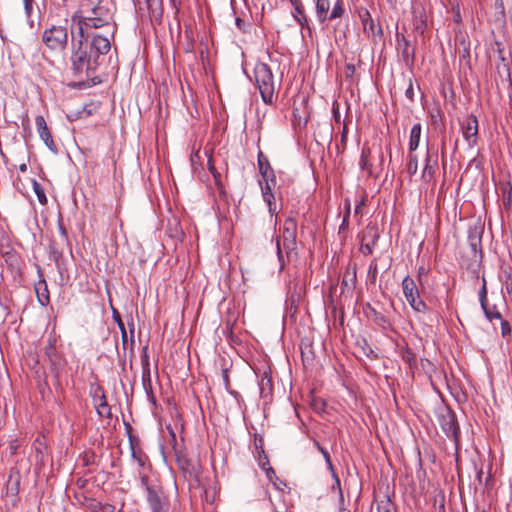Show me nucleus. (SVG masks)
I'll return each mask as SVG.
<instances>
[{
  "mask_svg": "<svg viewBox=\"0 0 512 512\" xmlns=\"http://www.w3.org/2000/svg\"><path fill=\"white\" fill-rule=\"evenodd\" d=\"M111 49L108 36L98 33H86L71 39V71L75 77L83 79L94 76L104 55Z\"/></svg>",
  "mask_w": 512,
  "mask_h": 512,
  "instance_id": "f257e3e1",
  "label": "nucleus"
},
{
  "mask_svg": "<svg viewBox=\"0 0 512 512\" xmlns=\"http://www.w3.org/2000/svg\"><path fill=\"white\" fill-rule=\"evenodd\" d=\"M72 21L78 25L80 35L92 33L91 29L107 28L109 38L114 37L116 26L114 24L113 12L107 4L87 14H74Z\"/></svg>",
  "mask_w": 512,
  "mask_h": 512,
  "instance_id": "f03ea898",
  "label": "nucleus"
},
{
  "mask_svg": "<svg viewBox=\"0 0 512 512\" xmlns=\"http://www.w3.org/2000/svg\"><path fill=\"white\" fill-rule=\"evenodd\" d=\"M297 221L293 217H288L283 223L281 229V235L276 239L277 257L280 263V269L283 270L285 267V259L283 251L285 252L287 259L289 260L292 253L297 248Z\"/></svg>",
  "mask_w": 512,
  "mask_h": 512,
  "instance_id": "7ed1b4c3",
  "label": "nucleus"
},
{
  "mask_svg": "<svg viewBox=\"0 0 512 512\" xmlns=\"http://www.w3.org/2000/svg\"><path fill=\"white\" fill-rule=\"evenodd\" d=\"M254 79L263 102L272 105L276 91V84L273 72L270 66L263 62H258L254 67Z\"/></svg>",
  "mask_w": 512,
  "mask_h": 512,
  "instance_id": "20e7f679",
  "label": "nucleus"
},
{
  "mask_svg": "<svg viewBox=\"0 0 512 512\" xmlns=\"http://www.w3.org/2000/svg\"><path fill=\"white\" fill-rule=\"evenodd\" d=\"M68 29L66 26L53 25L44 30L42 41L53 52H64L68 45Z\"/></svg>",
  "mask_w": 512,
  "mask_h": 512,
  "instance_id": "39448f33",
  "label": "nucleus"
},
{
  "mask_svg": "<svg viewBox=\"0 0 512 512\" xmlns=\"http://www.w3.org/2000/svg\"><path fill=\"white\" fill-rule=\"evenodd\" d=\"M331 0H315L316 17L320 23L334 21L345 14L343 0H335L331 8Z\"/></svg>",
  "mask_w": 512,
  "mask_h": 512,
  "instance_id": "423d86ee",
  "label": "nucleus"
},
{
  "mask_svg": "<svg viewBox=\"0 0 512 512\" xmlns=\"http://www.w3.org/2000/svg\"><path fill=\"white\" fill-rule=\"evenodd\" d=\"M402 290L407 302L415 312L427 313L430 311L426 303L420 298L416 283L410 276L403 279Z\"/></svg>",
  "mask_w": 512,
  "mask_h": 512,
  "instance_id": "0eeeda50",
  "label": "nucleus"
},
{
  "mask_svg": "<svg viewBox=\"0 0 512 512\" xmlns=\"http://www.w3.org/2000/svg\"><path fill=\"white\" fill-rule=\"evenodd\" d=\"M173 450L177 466L183 473L184 477L197 478L200 473V465L198 462L190 459L185 448L179 446L176 442L173 445Z\"/></svg>",
  "mask_w": 512,
  "mask_h": 512,
  "instance_id": "6e6552de",
  "label": "nucleus"
},
{
  "mask_svg": "<svg viewBox=\"0 0 512 512\" xmlns=\"http://www.w3.org/2000/svg\"><path fill=\"white\" fill-rule=\"evenodd\" d=\"M146 500L151 512H168L170 504L163 487H150Z\"/></svg>",
  "mask_w": 512,
  "mask_h": 512,
  "instance_id": "1a4fd4ad",
  "label": "nucleus"
},
{
  "mask_svg": "<svg viewBox=\"0 0 512 512\" xmlns=\"http://www.w3.org/2000/svg\"><path fill=\"white\" fill-rule=\"evenodd\" d=\"M439 421L440 426L446 436L453 439L455 442H458L459 425L457 423L455 414L450 409H446L443 413H441Z\"/></svg>",
  "mask_w": 512,
  "mask_h": 512,
  "instance_id": "9d476101",
  "label": "nucleus"
},
{
  "mask_svg": "<svg viewBox=\"0 0 512 512\" xmlns=\"http://www.w3.org/2000/svg\"><path fill=\"white\" fill-rule=\"evenodd\" d=\"M397 49L401 52V57L406 66H412L415 60V49L411 47L410 42L403 33H396Z\"/></svg>",
  "mask_w": 512,
  "mask_h": 512,
  "instance_id": "9b49d317",
  "label": "nucleus"
},
{
  "mask_svg": "<svg viewBox=\"0 0 512 512\" xmlns=\"http://www.w3.org/2000/svg\"><path fill=\"white\" fill-rule=\"evenodd\" d=\"M462 133L469 147H473L477 144L478 120L476 116L470 115L466 118L462 125Z\"/></svg>",
  "mask_w": 512,
  "mask_h": 512,
  "instance_id": "f8f14e48",
  "label": "nucleus"
},
{
  "mask_svg": "<svg viewBox=\"0 0 512 512\" xmlns=\"http://www.w3.org/2000/svg\"><path fill=\"white\" fill-rule=\"evenodd\" d=\"M379 239L378 230L376 227L368 226L363 232L362 242L360 246V251L364 255H370L373 252V249Z\"/></svg>",
  "mask_w": 512,
  "mask_h": 512,
  "instance_id": "ddd939ff",
  "label": "nucleus"
},
{
  "mask_svg": "<svg viewBox=\"0 0 512 512\" xmlns=\"http://www.w3.org/2000/svg\"><path fill=\"white\" fill-rule=\"evenodd\" d=\"M359 18L365 33L372 36H381L383 34L381 26L374 21L368 9L362 8L359 11Z\"/></svg>",
  "mask_w": 512,
  "mask_h": 512,
  "instance_id": "4468645a",
  "label": "nucleus"
},
{
  "mask_svg": "<svg viewBox=\"0 0 512 512\" xmlns=\"http://www.w3.org/2000/svg\"><path fill=\"white\" fill-rule=\"evenodd\" d=\"M35 124L39 133L40 138L43 140L45 145L48 147L49 150L52 152H57V146L52 138V135L48 129L47 123L45 121V118L42 115H38L35 118Z\"/></svg>",
  "mask_w": 512,
  "mask_h": 512,
  "instance_id": "2eb2a0df",
  "label": "nucleus"
},
{
  "mask_svg": "<svg viewBox=\"0 0 512 512\" xmlns=\"http://www.w3.org/2000/svg\"><path fill=\"white\" fill-rule=\"evenodd\" d=\"M438 166V154L437 152L431 153L429 150L427 151L425 157V165L422 171V179L424 182H430L436 172Z\"/></svg>",
  "mask_w": 512,
  "mask_h": 512,
  "instance_id": "dca6fc26",
  "label": "nucleus"
},
{
  "mask_svg": "<svg viewBox=\"0 0 512 512\" xmlns=\"http://www.w3.org/2000/svg\"><path fill=\"white\" fill-rule=\"evenodd\" d=\"M126 426L128 429V438H129V444H130V449H131V456L139 464V466L143 467L146 464V462L148 461V457L140 448H136V446L139 443V440L136 436L131 434V432H130L131 426L129 424H127Z\"/></svg>",
  "mask_w": 512,
  "mask_h": 512,
  "instance_id": "f3484780",
  "label": "nucleus"
},
{
  "mask_svg": "<svg viewBox=\"0 0 512 512\" xmlns=\"http://www.w3.org/2000/svg\"><path fill=\"white\" fill-rule=\"evenodd\" d=\"M259 183L261 187L263 200L267 203L269 211L271 213H275L277 207L274 189L276 188L277 183L266 182L263 184L261 181Z\"/></svg>",
  "mask_w": 512,
  "mask_h": 512,
  "instance_id": "a211bd4d",
  "label": "nucleus"
},
{
  "mask_svg": "<svg viewBox=\"0 0 512 512\" xmlns=\"http://www.w3.org/2000/svg\"><path fill=\"white\" fill-rule=\"evenodd\" d=\"M35 292L37 295L38 302L42 306H47L50 302L49 291L45 279H40L35 285Z\"/></svg>",
  "mask_w": 512,
  "mask_h": 512,
  "instance_id": "6ab92c4d",
  "label": "nucleus"
},
{
  "mask_svg": "<svg viewBox=\"0 0 512 512\" xmlns=\"http://www.w3.org/2000/svg\"><path fill=\"white\" fill-rule=\"evenodd\" d=\"M422 126L416 123L412 126L409 138V152H414L418 149L421 138Z\"/></svg>",
  "mask_w": 512,
  "mask_h": 512,
  "instance_id": "aec40b11",
  "label": "nucleus"
},
{
  "mask_svg": "<svg viewBox=\"0 0 512 512\" xmlns=\"http://www.w3.org/2000/svg\"><path fill=\"white\" fill-rule=\"evenodd\" d=\"M375 502L378 512H396L395 505L387 494L383 495L381 499L376 496Z\"/></svg>",
  "mask_w": 512,
  "mask_h": 512,
  "instance_id": "412c9836",
  "label": "nucleus"
},
{
  "mask_svg": "<svg viewBox=\"0 0 512 512\" xmlns=\"http://www.w3.org/2000/svg\"><path fill=\"white\" fill-rule=\"evenodd\" d=\"M103 5H105L104 0H83L81 2L79 11L75 14H87L98 9V7Z\"/></svg>",
  "mask_w": 512,
  "mask_h": 512,
  "instance_id": "4be33fe9",
  "label": "nucleus"
},
{
  "mask_svg": "<svg viewBox=\"0 0 512 512\" xmlns=\"http://www.w3.org/2000/svg\"><path fill=\"white\" fill-rule=\"evenodd\" d=\"M112 318L113 320L117 323V326L118 328L120 329L121 331V339H122V343L123 345L125 346L128 342V335H127V331H126V328H125V324L121 318V315L120 313L118 312V310L114 307H112Z\"/></svg>",
  "mask_w": 512,
  "mask_h": 512,
  "instance_id": "5701e85b",
  "label": "nucleus"
},
{
  "mask_svg": "<svg viewBox=\"0 0 512 512\" xmlns=\"http://www.w3.org/2000/svg\"><path fill=\"white\" fill-rule=\"evenodd\" d=\"M314 445L317 448V450L323 455L325 462L328 466V469L333 473V475L335 477L336 484L338 486H340V480H339L338 476L335 474L334 466L332 464L329 452L316 440L314 441Z\"/></svg>",
  "mask_w": 512,
  "mask_h": 512,
  "instance_id": "b1692460",
  "label": "nucleus"
},
{
  "mask_svg": "<svg viewBox=\"0 0 512 512\" xmlns=\"http://www.w3.org/2000/svg\"><path fill=\"white\" fill-rule=\"evenodd\" d=\"M147 8L152 18L155 20L162 18L163 10L160 0H147Z\"/></svg>",
  "mask_w": 512,
  "mask_h": 512,
  "instance_id": "393cba45",
  "label": "nucleus"
},
{
  "mask_svg": "<svg viewBox=\"0 0 512 512\" xmlns=\"http://www.w3.org/2000/svg\"><path fill=\"white\" fill-rule=\"evenodd\" d=\"M401 358L404 362L409 364L410 368L417 366L416 354L408 346H405L401 349Z\"/></svg>",
  "mask_w": 512,
  "mask_h": 512,
  "instance_id": "a878e982",
  "label": "nucleus"
},
{
  "mask_svg": "<svg viewBox=\"0 0 512 512\" xmlns=\"http://www.w3.org/2000/svg\"><path fill=\"white\" fill-rule=\"evenodd\" d=\"M95 407L100 417L111 418V407L108 405L106 401V396H102L101 402L97 403Z\"/></svg>",
  "mask_w": 512,
  "mask_h": 512,
  "instance_id": "bb28decb",
  "label": "nucleus"
},
{
  "mask_svg": "<svg viewBox=\"0 0 512 512\" xmlns=\"http://www.w3.org/2000/svg\"><path fill=\"white\" fill-rule=\"evenodd\" d=\"M370 152L371 151L369 148H363L359 162L360 168L364 171H367L369 174L372 173V165L369 163Z\"/></svg>",
  "mask_w": 512,
  "mask_h": 512,
  "instance_id": "cd10ccee",
  "label": "nucleus"
},
{
  "mask_svg": "<svg viewBox=\"0 0 512 512\" xmlns=\"http://www.w3.org/2000/svg\"><path fill=\"white\" fill-rule=\"evenodd\" d=\"M486 318L492 322L493 320H501V313L497 310L496 306H489L488 303L484 306H481Z\"/></svg>",
  "mask_w": 512,
  "mask_h": 512,
  "instance_id": "c85d7f7f",
  "label": "nucleus"
},
{
  "mask_svg": "<svg viewBox=\"0 0 512 512\" xmlns=\"http://www.w3.org/2000/svg\"><path fill=\"white\" fill-rule=\"evenodd\" d=\"M503 206L505 209H510L512 203V186L508 182L502 187Z\"/></svg>",
  "mask_w": 512,
  "mask_h": 512,
  "instance_id": "c756f323",
  "label": "nucleus"
},
{
  "mask_svg": "<svg viewBox=\"0 0 512 512\" xmlns=\"http://www.w3.org/2000/svg\"><path fill=\"white\" fill-rule=\"evenodd\" d=\"M406 171L410 176L415 175L418 171V158L416 155L412 154V152L408 155Z\"/></svg>",
  "mask_w": 512,
  "mask_h": 512,
  "instance_id": "7c9ffc66",
  "label": "nucleus"
},
{
  "mask_svg": "<svg viewBox=\"0 0 512 512\" xmlns=\"http://www.w3.org/2000/svg\"><path fill=\"white\" fill-rule=\"evenodd\" d=\"M33 190L37 196L39 203L45 205L47 203V197L44 188L36 180H33Z\"/></svg>",
  "mask_w": 512,
  "mask_h": 512,
  "instance_id": "2f4dec72",
  "label": "nucleus"
},
{
  "mask_svg": "<svg viewBox=\"0 0 512 512\" xmlns=\"http://www.w3.org/2000/svg\"><path fill=\"white\" fill-rule=\"evenodd\" d=\"M258 169L260 173L273 169L267 156H265L262 151L258 153Z\"/></svg>",
  "mask_w": 512,
  "mask_h": 512,
  "instance_id": "473e14b6",
  "label": "nucleus"
},
{
  "mask_svg": "<svg viewBox=\"0 0 512 512\" xmlns=\"http://www.w3.org/2000/svg\"><path fill=\"white\" fill-rule=\"evenodd\" d=\"M139 479L141 487L145 489L146 493L149 492L150 487H158L160 485L157 482L150 481L149 477L144 473H139Z\"/></svg>",
  "mask_w": 512,
  "mask_h": 512,
  "instance_id": "72a5a7b5",
  "label": "nucleus"
},
{
  "mask_svg": "<svg viewBox=\"0 0 512 512\" xmlns=\"http://www.w3.org/2000/svg\"><path fill=\"white\" fill-rule=\"evenodd\" d=\"M311 407L317 413L325 411L326 402L322 398H313L311 401Z\"/></svg>",
  "mask_w": 512,
  "mask_h": 512,
  "instance_id": "f704fd0d",
  "label": "nucleus"
},
{
  "mask_svg": "<svg viewBox=\"0 0 512 512\" xmlns=\"http://www.w3.org/2000/svg\"><path fill=\"white\" fill-rule=\"evenodd\" d=\"M450 4L454 14V21L457 23L461 22L460 0H450Z\"/></svg>",
  "mask_w": 512,
  "mask_h": 512,
  "instance_id": "c9c22d12",
  "label": "nucleus"
},
{
  "mask_svg": "<svg viewBox=\"0 0 512 512\" xmlns=\"http://www.w3.org/2000/svg\"><path fill=\"white\" fill-rule=\"evenodd\" d=\"M185 35L188 39V42L186 43L185 47H184V51L186 53H193L194 51V41H193V38H192V31L189 30V29H185Z\"/></svg>",
  "mask_w": 512,
  "mask_h": 512,
  "instance_id": "e433bc0d",
  "label": "nucleus"
},
{
  "mask_svg": "<svg viewBox=\"0 0 512 512\" xmlns=\"http://www.w3.org/2000/svg\"><path fill=\"white\" fill-rule=\"evenodd\" d=\"M260 174L262 176L264 183H266V182L277 183L275 171L273 169L265 171V172H261Z\"/></svg>",
  "mask_w": 512,
  "mask_h": 512,
  "instance_id": "4c0bfd02",
  "label": "nucleus"
},
{
  "mask_svg": "<svg viewBox=\"0 0 512 512\" xmlns=\"http://www.w3.org/2000/svg\"><path fill=\"white\" fill-rule=\"evenodd\" d=\"M377 273H378V267H377V262H376V259H374L370 265H369V270H368V275H369V278L371 280L372 283L375 282L376 280V277H377Z\"/></svg>",
  "mask_w": 512,
  "mask_h": 512,
  "instance_id": "58836bf2",
  "label": "nucleus"
},
{
  "mask_svg": "<svg viewBox=\"0 0 512 512\" xmlns=\"http://www.w3.org/2000/svg\"><path fill=\"white\" fill-rule=\"evenodd\" d=\"M96 455L94 452H85L83 455V464L84 466H90L95 463Z\"/></svg>",
  "mask_w": 512,
  "mask_h": 512,
  "instance_id": "ea45409f",
  "label": "nucleus"
},
{
  "mask_svg": "<svg viewBox=\"0 0 512 512\" xmlns=\"http://www.w3.org/2000/svg\"><path fill=\"white\" fill-rule=\"evenodd\" d=\"M292 16H293L294 20L301 18L302 16H306V12H305L303 3L298 6L293 7Z\"/></svg>",
  "mask_w": 512,
  "mask_h": 512,
  "instance_id": "a19ab883",
  "label": "nucleus"
},
{
  "mask_svg": "<svg viewBox=\"0 0 512 512\" xmlns=\"http://www.w3.org/2000/svg\"><path fill=\"white\" fill-rule=\"evenodd\" d=\"M479 301L481 306L486 305L487 302V288H486V281L483 279V285L479 291Z\"/></svg>",
  "mask_w": 512,
  "mask_h": 512,
  "instance_id": "79ce46f5",
  "label": "nucleus"
},
{
  "mask_svg": "<svg viewBox=\"0 0 512 512\" xmlns=\"http://www.w3.org/2000/svg\"><path fill=\"white\" fill-rule=\"evenodd\" d=\"M235 24H236L237 28H238L241 32H243V33H246V32L248 31L249 27H250V25H249V24H247V23L245 22V20H243V19H242V18H240V17H237V18L235 19Z\"/></svg>",
  "mask_w": 512,
  "mask_h": 512,
  "instance_id": "37998d69",
  "label": "nucleus"
},
{
  "mask_svg": "<svg viewBox=\"0 0 512 512\" xmlns=\"http://www.w3.org/2000/svg\"><path fill=\"white\" fill-rule=\"evenodd\" d=\"M102 396H105L104 390L101 387H97L94 390V393H93V396H92L93 397V402H94L95 406L97 405V403L101 402Z\"/></svg>",
  "mask_w": 512,
  "mask_h": 512,
  "instance_id": "c03bdc74",
  "label": "nucleus"
},
{
  "mask_svg": "<svg viewBox=\"0 0 512 512\" xmlns=\"http://www.w3.org/2000/svg\"><path fill=\"white\" fill-rule=\"evenodd\" d=\"M349 217H350V206H348L346 213L343 216L342 223L340 224L339 231H344L349 226Z\"/></svg>",
  "mask_w": 512,
  "mask_h": 512,
  "instance_id": "a18cd8bd",
  "label": "nucleus"
},
{
  "mask_svg": "<svg viewBox=\"0 0 512 512\" xmlns=\"http://www.w3.org/2000/svg\"><path fill=\"white\" fill-rule=\"evenodd\" d=\"M295 21L301 26L302 29L307 30L309 33H311V28H310V25H309V21H308L307 15L306 16H302L301 18H298Z\"/></svg>",
  "mask_w": 512,
  "mask_h": 512,
  "instance_id": "49530a36",
  "label": "nucleus"
},
{
  "mask_svg": "<svg viewBox=\"0 0 512 512\" xmlns=\"http://www.w3.org/2000/svg\"><path fill=\"white\" fill-rule=\"evenodd\" d=\"M355 73V66L354 64L348 63L345 67V76L346 78H352Z\"/></svg>",
  "mask_w": 512,
  "mask_h": 512,
  "instance_id": "de8ad7c7",
  "label": "nucleus"
},
{
  "mask_svg": "<svg viewBox=\"0 0 512 512\" xmlns=\"http://www.w3.org/2000/svg\"><path fill=\"white\" fill-rule=\"evenodd\" d=\"M480 243H481L480 237H476V236L470 237V245L474 252L477 251V248H478V246H480Z\"/></svg>",
  "mask_w": 512,
  "mask_h": 512,
  "instance_id": "09e8293b",
  "label": "nucleus"
},
{
  "mask_svg": "<svg viewBox=\"0 0 512 512\" xmlns=\"http://www.w3.org/2000/svg\"><path fill=\"white\" fill-rule=\"evenodd\" d=\"M500 321H501L502 335L506 336L511 332V327L507 321L502 320V319Z\"/></svg>",
  "mask_w": 512,
  "mask_h": 512,
  "instance_id": "8fccbe9b",
  "label": "nucleus"
},
{
  "mask_svg": "<svg viewBox=\"0 0 512 512\" xmlns=\"http://www.w3.org/2000/svg\"><path fill=\"white\" fill-rule=\"evenodd\" d=\"M266 475H267V478L271 481V482H274L275 480H279V478L277 477L276 475V472L274 471L273 468L269 467L267 470H266Z\"/></svg>",
  "mask_w": 512,
  "mask_h": 512,
  "instance_id": "3c124183",
  "label": "nucleus"
},
{
  "mask_svg": "<svg viewBox=\"0 0 512 512\" xmlns=\"http://www.w3.org/2000/svg\"><path fill=\"white\" fill-rule=\"evenodd\" d=\"M24 2V9L27 14V16H30L32 9H33V0H23Z\"/></svg>",
  "mask_w": 512,
  "mask_h": 512,
  "instance_id": "603ef678",
  "label": "nucleus"
},
{
  "mask_svg": "<svg viewBox=\"0 0 512 512\" xmlns=\"http://www.w3.org/2000/svg\"><path fill=\"white\" fill-rule=\"evenodd\" d=\"M405 96H406L409 100H411V101H413V99H414V89H413V84H412V81H411V80H410V83H409L408 88H407V89H406V91H405Z\"/></svg>",
  "mask_w": 512,
  "mask_h": 512,
  "instance_id": "864d4df0",
  "label": "nucleus"
},
{
  "mask_svg": "<svg viewBox=\"0 0 512 512\" xmlns=\"http://www.w3.org/2000/svg\"><path fill=\"white\" fill-rule=\"evenodd\" d=\"M274 487L279 491H284V489L287 487L286 483L282 481L281 479L275 480L272 482Z\"/></svg>",
  "mask_w": 512,
  "mask_h": 512,
  "instance_id": "5fc2aeb1",
  "label": "nucleus"
},
{
  "mask_svg": "<svg viewBox=\"0 0 512 512\" xmlns=\"http://www.w3.org/2000/svg\"><path fill=\"white\" fill-rule=\"evenodd\" d=\"M222 379L225 385V388L228 389L230 386L229 374L227 369L222 370Z\"/></svg>",
  "mask_w": 512,
  "mask_h": 512,
  "instance_id": "6e6d98bb",
  "label": "nucleus"
},
{
  "mask_svg": "<svg viewBox=\"0 0 512 512\" xmlns=\"http://www.w3.org/2000/svg\"><path fill=\"white\" fill-rule=\"evenodd\" d=\"M103 505L101 502H98L96 500H91V504H90V508L93 510V511H97V510H100V509H103Z\"/></svg>",
  "mask_w": 512,
  "mask_h": 512,
  "instance_id": "4d7b16f0",
  "label": "nucleus"
},
{
  "mask_svg": "<svg viewBox=\"0 0 512 512\" xmlns=\"http://www.w3.org/2000/svg\"><path fill=\"white\" fill-rule=\"evenodd\" d=\"M426 27V23L425 21L423 20H420L419 22H417V24L415 25V29L417 31H419L421 34L424 32V29Z\"/></svg>",
  "mask_w": 512,
  "mask_h": 512,
  "instance_id": "13d9d810",
  "label": "nucleus"
},
{
  "mask_svg": "<svg viewBox=\"0 0 512 512\" xmlns=\"http://www.w3.org/2000/svg\"><path fill=\"white\" fill-rule=\"evenodd\" d=\"M501 62H502V69L506 72L507 76H510V69L509 65L506 62L505 58L501 56Z\"/></svg>",
  "mask_w": 512,
  "mask_h": 512,
  "instance_id": "bf43d9fd",
  "label": "nucleus"
},
{
  "mask_svg": "<svg viewBox=\"0 0 512 512\" xmlns=\"http://www.w3.org/2000/svg\"><path fill=\"white\" fill-rule=\"evenodd\" d=\"M18 447H19V444H18L17 440L12 441L9 446L11 454H15Z\"/></svg>",
  "mask_w": 512,
  "mask_h": 512,
  "instance_id": "052dcab7",
  "label": "nucleus"
},
{
  "mask_svg": "<svg viewBox=\"0 0 512 512\" xmlns=\"http://www.w3.org/2000/svg\"><path fill=\"white\" fill-rule=\"evenodd\" d=\"M58 228H59V232H60L61 236H62L64 239H67V232H66V229H65V227L63 226V224L61 223V221L59 222Z\"/></svg>",
  "mask_w": 512,
  "mask_h": 512,
  "instance_id": "680f3d73",
  "label": "nucleus"
},
{
  "mask_svg": "<svg viewBox=\"0 0 512 512\" xmlns=\"http://www.w3.org/2000/svg\"><path fill=\"white\" fill-rule=\"evenodd\" d=\"M115 509H116L115 506L112 504L107 503V504L103 505L104 512H115Z\"/></svg>",
  "mask_w": 512,
  "mask_h": 512,
  "instance_id": "e2e57ef3",
  "label": "nucleus"
},
{
  "mask_svg": "<svg viewBox=\"0 0 512 512\" xmlns=\"http://www.w3.org/2000/svg\"><path fill=\"white\" fill-rule=\"evenodd\" d=\"M211 173H212V175H213V177H214V179H215V183H216V185H219V183H220V177H221L220 173H219V172H217V170H216V171H214V172H211Z\"/></svg>",
  "mask_w": 512,
  "mask_h": 512,
  "instance_id": "0e129e2a",
  "label": "nucleus"
},
{
  "mask_svg": "<svg viewBox=\"0 0 512 512\" xmlns=\"http://www.w3.org/2000/svg\"><path fill=\"white\" fill-rule=\"evenodd\" d=\"M208 169L210 172L216 171V168L214 167L213 160L211 157L208 160Z\"/></svg>",
  "mask_w": 512,
  "mask_h": 512,
  "instance_id": "69168bd1",
  "label": "nucleus"
},
{
  "mask_svg": "<svg viewBox=\"0 0 512 512\" xmlns=\"http://www.w3.org/2000/svg\"><path fill=\"white\" fill-rule=\"evenodd\" d=\"M439 497H440V510H442V512H444V495L443 494H439Z\"/></svg>",
  "mask_w": 512,
  "mask_h": 512,
  "instance_id": "338daca9",
  "label": "nucleus"
},
{
  "mask_svg": "<svg viewBox=\"0 0 512 512\" xmlns=\"http://www.w3.org/2000/svg\"><path fill=\"white\" fill-rule=\"evenodd\" d=\"M86 483H87V480H86V479L79 478V479L77 480V484H78V486H79V487H81V488H82V487H84V486L86 485Z\"/></svg>",
  "mask_w": 512,
  "mask_h": 512,
  "instance_id": "774afa93",
  "label": "nucleus"
}]
</instances>
